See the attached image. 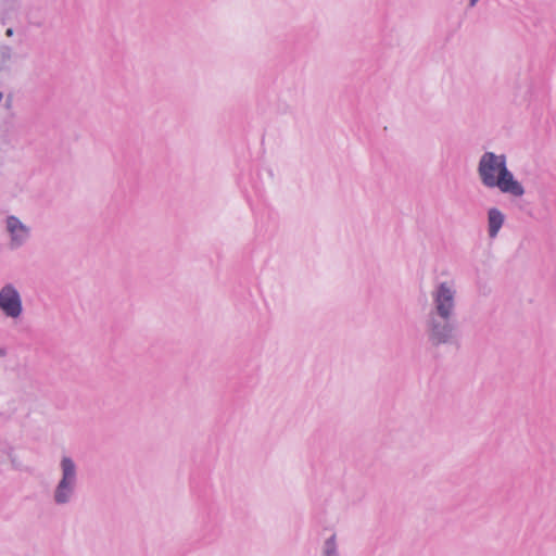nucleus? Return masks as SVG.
I'll use <instances>...</instances> for the list:
<instances>
[{
  "label": "nucleus",
  "mask_w": 556,
  "mask_h": 556,
  "mask_svg": "<svg viewBox=\"0 0 556 556\" xmlns=\"http://www.w3.org/2000/svg\"><path fill=\"white\" fill-rule=\"evenodd\" d=\"M12 102H13L12 97H8L5 100V104H4L5 108L10 109L12 106Z\"/></svg>",
  "instance_id": "11"
},
{
  "label": "nucleus",
  "mask_w": 556,
  "mask_h": 556,
  "mask_svg": "<svg viewBox=\"0 0 556 556\" xmlns=\"http://www.w3.org/2000/svg\"><path fill=\"white\" fill-rule=\"evenodd\" d=\"M321 556H339L336 535L329 536L323 546Z\"/></svg>",
  "instance_id": "9"
},
{
  "label": "nucleus",
  "mask_w": 556,
  "mask_h": 556,
  "mask_svg": "<svg viewBox=\"0 0 556 556\" xmlns=\"http://www.w3.org/2000/svg\"><path fill=\"white\" fill-rule=\"evenodd\" d=\"M457 316L427 313L424 329L427 342L432 348L452 345L457 342Z\"/></svg>",
  "instance_id": "2"
},
{
  "label": "nucleus",
  "mask_w": 556,
  "mask_h": 556,
  "mask_svg": "<svg viewBox=\"0 0 556 556\" xmlns=\"http://www.w3.org/2000/svg\"><path fill=\"white\" fill-rule=\"evenodd\" d=\"M13 59V50L8 45H0V73L7 71Z\"/></svg>",
  "instance_id": "8"
},
{
  "label": "nucleus",
  "mask_w": 556,
  "mask_h": 556,
  "mask_svg": "<svg viewBox=\"0 0 556 556\" xmlns=\"http://www.w3.org/2000/svg\"><path fill=\"white\" fill-rule=\"evenodd\" d=\"M505 222L504 214L496 207L488 211V233L490 238H495Z\"/></svg>",
  "instance_id": "7"
},
{
  "label": "nucleus",
  "mask_w": 556,
  "mask_h": 556,
  "mask_svg": "<svg viewBox=\"0 0 556 556\" xmlns=\"http://www.w3.org/2000/svg\"><path fill=\"white\" fill-rule=\"evenodd\" d=\"M11 463H12V464L14 465V464H16V460H14V459H11Z\"/></svg>",
  "instance_id": "16"
},
{
  "label": "nucleus",
  "mask_w": 556,
  "mask_h": 556,
  "mask_svg": "<svg viewBox=\"0 0 556 556\" xmlns=\"http://www.w3.org/2000/svg\"><path fill=\"white\" fill-rule=\"evenodd\" d=\"M5 228L10 235V248L18 249L23 247L30 236V229L21 219L10 215L5 219Z\"/></svg>",
  "instance_id": "6"
},
{
  "label": "nucleus",
  "mask_w": 556,
  "mask_h": 556,
  "mask_svg": "<svg viewBox=\"0 0 556 556\" xmlns=\"http://www.w3.org/2000/svg\"><path fill=\"white\" fill-rule=\"evenodd\" d=\"M0 312L12 321H18L23 317L24 306L21 292L11 282L4 283L0 288Z\"/></svg>",
  "instance_id": "5"
},
{
  "label": "nucleus",
  "mask_w": 556,
  "mask_h": 556,
  "mask_svg": "<svg viewBox=\"0 0 556 556\" xmlns=\"http://www.w3.org/2000/svg\"><path fill=\"white\" fill-rule=\"evenodd\" d=\"M60 478L52 492V501L56 506H67L76 497L78 490V467L70 456L60 460Z\"/></svg>",
  "instance_id": "3"
},
{
  "label": "nucleus",
  "mask_w": 556,
  "mask_h": 556,
  "mask_svg": "<svg viewBox=\"0 0 556 556\" xmlns=\"http://www.w3.org/2000/svg\"><path fill=\"white\" fill-rule=\"evenodd\" d=\"M3 100V93L0 91V103L2 102Z\"/></svg>",
  "instance_id": "14"
},
{
  "label": "nucleus",
  "mask_w": 556,
  "mask_h": 556,
  "mask_svg": "<svg viewBox=\"0 0 556 556\" xmlns=\"http://www.w3.org/2000/svg\"><path fill=\"white\" fill-rule=\"evenodd\" d=\"M7 355H8L7 349L0 344V357H5Z\"/></svg>",
  "instance_id": "10"
},
{
  "label": "nucleus",
  "mask_w": 556,
  "mask_h": 556,
  "mask_svg": "<svg viewBox=\"0 0 556 556\" xmlns=\"http://www.w3.org/2000/svg\"><path fill=\"white\" fill-rule=\"evenodd\" d=\"M430 300L428 313L457 316V290L454 281L435 283L430 291Z\"/></svg>",
  "instance_id": "4"
},
{
  "label": "nucleus",
  "mask_w": 556,
  "mask_h": 556,
  "mask_svg": "<svg viewBox=\"0 0 556 556\" xmlns=\"http://www.w3.org/2000/svg\"><path fill=\"white\" fill-rule=\"evenodd\" d=\"M11 463H12V464L14 465V464H16V460H14V459H11Z\"/></svg>",
  "instance_id": "15"
},
{
  "label": "nucleus",
  "mask_w": 556,
  "mask_h": 556,
  "mask_svg": "<svg viewBox=\"0 0 556 556\" xmlns=\"http://www.w3.org/2000/svg\"><path fill=\"white\" fill-rule=\"evenodd\" d=\"M5 35L7 36H12L13 35V29L12 28H8L7 31H5Z\"/></svg>",
  "instance_id": "13"
},
{
  "label": "nucleus",
  "mask_w": 556,
  "mask_h": 556,
  "mask_svg": "<svg viewBox=\"0 0 556 556\" xmlns=\"http://www.w3.org/2000/svg\"><path fill=\"white\" fill-rule=\"evenodd\" d=\"M479 1H480V0H468V5H469L470 8H473V7H476V5H477V3H478Z\"/></svg>",
  "instance_id": "12"
},
{
  "label": "nucleus",
  "mask_w": 556,
  "mask_h": 556,
  "mask_svg": "<svg viewBox=\"0 0 556 556\" xmlns=\"http://www.w3.org/2000/svg\"><path fill=\"white\" fill-rule=\"evenodd\" d=\"M477 172L481 184L486 188H497L503 193L514 197H521L525 193L522 185L507 168L504 154L484 152L479 160Z\"/></svg>",
  "instance_id": "1"
}]
</instances>
